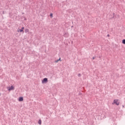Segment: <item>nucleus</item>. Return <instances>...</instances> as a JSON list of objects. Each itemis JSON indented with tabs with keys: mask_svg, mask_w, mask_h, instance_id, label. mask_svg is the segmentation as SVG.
Returning <instances> with one entry per match:
<instances>
[{
	"mask_svg": "<svg viewBox=\"0 0 125 125\" xmlns=\"http://www.w3.org/2000/svg\"><path fill=\"white\" fill-rule=\"evenodd\" d=\"M116 104V105L119 106V105H120V102L119 101V100H114L112 103V104Z\"/></svg>",
	"mask_w": 125,
	"mask_h": 125,
	"instance_id": "nucleus-1",
	"label": "nucleus"
},
{
	"mask_svg": "<svg viewBox=\"0 0 125 125\" xmlns=\"http://www.w3.org/2000/svg\"><path fill=\"white\" fill-rule=\"evenodd\" d=\"M8 90L10 91V90H14V86H11V87H7Z\"/></svg>",
	"mask_w": 125,
	"mask_h": 125,
	"instance_id": "nucleus-2",
	"label": "nucleus"
},
{
	"mask_svg": "<svg viewBox=\"0 0 125 125\" xmlns=\"http://www.w3.org/2000/svg\"><path fill=\"white\" fill-rule=\"evenodd\" d=\"M47 83V78H44L42 81V83Z\"/></svg>",
	"mask_w": 125,
	"mask_h": 125,
	"instance_id": "nucleus-3",
	"label": "nucleus"
},
{
	"mask_svg": "<svg viewBox=\"0 0 125 125\" xmlns=\"http://www.w3.org/2000/svg\"><path fill=\"white\" fill-rule=\"evenodd\" d=\"M24 100V99H23V97H20L19 98V101L21 102V101H23Z\"/></svg>",
	"mask_w": 125,
	"mask_h": 125,
	"instance_id": "nucleus-4",
	"label": "nucleus"
},
{
	"mask_svg": "<svg viewBox=\"0 0 125 125\" xmlns=\"http://www.w3.org/2000/svg\"><path fill=\"white\" fill-rule=\"evenodd\" d=\"M60 60H61V58H60L59 59L55 61V63H58V62L60 61Z\"/></svg>",
	"mask_w": 125,
	"mask_h": 125,
	"instance_id": "nucleus-5",
	"label": "nucleus"
},
{
	"mask_svg": "<svg viewBox=\"0 0 125 125\" xmlns=\"http://www.w3.org/2000/svg\"><path fill=\"white\" fill-rule=\"evenodd\" d=\"M39 125H42V120L40 119L38 121Z\"/></svg>",
	"mask_w": 125,
	"mask_h": 125,
	"instance_id": "nucleus-6",
	"label": "nucleus"
},
{
	"mask_svg": "<svg viewBox=\"0 0 125 125\" xmlns=\"http://www.w3.org/2000/svg\"><path fill=\"white\" fill-rule=\"evenodd\" d=\"M25 33H28L29 32V29H26L25 30Z\"/></svg>",
	"mask_w": 125,
	"mask_h": 125,
	"instance_id": "nucleus-7",
	"label": "nucleus"
},
{
	"mask_svg": "<svg viewBox=\"0 0 125 125\" xmlns=\"http://www.w3.org/2000/svg\"><path fill=\"white\" fill-rule=\"evenodd\" d=\"M122 43H123L124 44H125V39L123 40Z\"/></svg>",
	"mask_w": 125,
	"mask_h": 125,
	"instance_id": "nucleus-8",
	"label": "nucleus"
},
{
	"mask_svg": "<svg viewBox=\"0 0 125 125\" xmlns=\"http://www.w3.org/2000/svg\"><path fill=\"white\" fill-rule=\"evenodd\" d=\"M50 17H51V18H52V17L53 16V14H52V13L50 14Z\"/></svg>",
	"mask_w": 125,
	"mask_h": 125,
	"instance_id": "nucleus-9",
	"label": "nucleus"
},
{
	"mask_svg": "<svg viewBox=\"0 0 125 125\" xmlns=\"http://www.w3.org/2000/svg\"><path fill=\"white\" fill-rule=\"evenodd\" d=\"M20 33H22V32H23V31L22 29H20Z\"/></svg>",
	"mask_w": 125,
	"mask_h": 125,
	"instance_id": "nucleus-10",
	"label": "nucleus"
},
{
	"mask_svg": "<svg viewBox=\"0 0 125 125\" xmlns=\"http://www.w3.org/2000/svg\"><path fill=\"white\" fill-rule=\"evenodd\" d=\"M81 76H82V75L80 73L78 74V77H81Z\"/></svg>",
	"mask_w": 125,
	"mask_h": 125,
	"instance_id": "nucleus-11",
	"label": "nucleus"
},
{
	"mask_svg": "<svg viewBox=\"0 0 125 125\" xmlns=\"http://www.w3.org/2000/svg\"><path fill=\"white\" fill-rule=\"evenodd\" d=\"M21 30H24V27H21Z\"/></svg>",
	"mask_w": 125,
	"mask_h": 125,
	"instance_id": "nucleus-12",
	"label": "nucleus"
},
{
	"mask_svg": "<svg viewBox=\"0 0 125 125\" xmlns=\"http://www.w3.org/2000/svg\"><path fill=\"white\" fill-rule=\"evenodd\" d=\"M95 58V57H93L92 58V59L94 60Z\"/></svg>",
	"mask_w": 125,
	"mask_h": 125,
	"instance_id": "nucleus-13",
	"label": "nucleus"
},
{
	"mask_svg": "<svg viewBox=\"0 0 125 125\" xmlns=\"http://www.w3.org/2000/svg\"><path fill=\"white\" fill-rule=\"evenodd\" d=\"M20 29H18V32H20Z\"/></svg>",
	"mask_w": 125,
	"mask_h": 125,
	"instance_id": "nucleus-14",
	"label": "nucleus"
},
{
	"mask_svg": "<svg viewBox=\"0 0 125 125\" xmlns=\"http://www.w3.org/2000/svg\"><path fill=\"white\" fill-rule=\"evenodd\" d=\"M107 37H110V35L108 34Z\"/></svg>",
	"mask_w": 125,
	"mask_h": 125,
	"instance_id": "nucleus-15",
	"label": "nucleus"
},
{
	"mask_svg": "<svg viewBox=\"0 0 125 125\" xmlns=\"http://www.w3.org/2000/svg\"><path fill=\"white\" fill-rule=\"evenodd\" d=\"M125 107V105H123V107L124 108Z\"/></svg>",
	"mask_w": 125,
	"mask_h": 125,
	"instance_id": "nucleus-16",
	"label": "nucleus"
}]
</instances>
